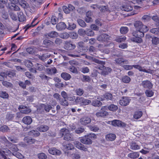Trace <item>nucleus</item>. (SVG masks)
I'll return each mask as SVG.
<instances>
[{"instance_id": "1", "label": "nucleus", "mask_w": 159, "mask_h": 159, "mask_svg": "<svg viewBox=\"0 0 159 159\" xmlns=\"http://www.w3.org/2000/svg\"><path fill=\"white\" fill-rule=\"evenodd\" d=\"M146 32L139 30H136L132 33L134 37L131 39V40L137 43H142L143 41L142 38L144 36V33Z\"/></svg>"}, {"instance_id": "2", "label": "nucleus", "mask_w": 159, "mask_h": 159, "mask_svg": "<svg viewBox=\"0 0 159 159\" xmlns=\"http://www.w3.org/2000/svg\"><path fill=\"white\" fill-rule=\"evenodd\" d=\"M134 26L136 30L147 32L149 29L147 26L144 25L140 21H136L134 23Z\"/></svg>"}, {"instance_id": "3", "label": "nucleus", "mask_w": 159, "mask_h": 159, "mask_svg": "<svg viewBox=\"0 0 159 159\" xmlns=\"http://www.w3.org/2000/svg\"><path fill=\"white\" fill-rule=\"evenodd\" d=\"M11 3H8L7 7L10 9L16 11H19L20 10V8L19 7L15 4V3H17L18 2H23L25 0H9Z\"/></svg>"}, {"instance_id": "4", "label": "nucleus", "mask_w": 159, "mask_h": 159, "mask_svg": "<svg viewBox=\"0 0 159 159\" xmlns=\"http://www.w3.org/2000/svg\"><path fill=\"white\" fill-rule=\"evenodd\" d=\"M60 131L62 133V135H64V140L67 141L73 140V137L72 135L69 133L68 129L65 128H63Z\"/></svg>"}, {"instance_id": "5", "label": "nucleus", "mask_w": 159, "mask_h": 159, "mask_svg": "<svg viewBox=\"0 0 159 159\" xmlns=\"http://www.w3.org/2000/svg\"><path fill=\"white\" fill-rule=\"evenodd\" d=\"M134 68L140 71H142L147 73L152 74L154 73V71L150 69H146L145 67H142L139 65H133Z\"/></svg>"}, {"instance_id": "6", "label": "nucleus", "mask_w": 159, "mask_h": 159, "mask_svg": "<svg viewBox=\"0 0 159 159\" xmlns=\"http://www.w3.org/2000/svg\"><path fill=\"white\" fill-rule=\"evenodd\" d=\"M140 85L145 89H150L152 88L153 84L151 82L148 80H144L142 82Z\"/></svg>"}, {"instance_id": "7", "label": "nucleus", "mask_w": 159, "mask_h": 159, "mask_svg": "<svg viewBox=\"0 0 159 159\" xmlns=\"http://www.w3.org/2000/svg\"><path fill=\"white\" fill-rule=\"evenodd\" d=\"M111 124L112 125L114 126L119 127H124L126 126V124L125 123L117 120H114L112 121Z\"/></svg>"}, {"instance_id": "8", "label": "nucleus", "mask_w": 159, "mask_h": 159, "mask_svg": "<svg viewBox=\"0 0 159 159\" xmlns=\"http://www.w3.org/2000/svg\"><path fill=\"white\" fill-rule=\"evenodd\" d=\"M91 121V119L88 116H84L80 119V120L81 124L84 125L90 123Z\"/></svg>"}, {"instance_id": "9", "label": "nucleus", "mask_w": 159, "mask_h": 159, "mask_svg": "<svg viewBox=\"0 0 159 159\" xmlns=\"http://www.w3.org/2000/svg\"><path fill=\"white\" fill-rule=\"evenodd\" d=\"M2 149H0V157L6 159L7 158L6 156L11 154V151L7 149L2 148Z\"/></svg>"}, {"instance_id": "10", "label": "nucleus", "mask_w": 159, "mask_h": 159, "mask_svg": "<svg viewBox=\"0 0 159 159\" xmlns=\"http://www.w3.org/2000/svg\"><path fill=\"white\" fill-rule=\"evenodd\" d=\"M110 36L106 34H102L98 36L97 39L98 41L102 42L107 41L109 39Z\"/></svg>"}, {"instance_id": "11", "label": "nucleus", "mask_w": 159, "mask_h": 159, "mask_svg": "<svg viewBox=\"0 0 159 159\" xmlns=\"http://www.w3.org/2000/svg\"><path fill=\"white\" fill-rule=\"evenodd\" d=\"M107 109V106H105L102 107L101 108V111L98 112L96 113V115L98 117H103L108 114V113L107 111H105Z\"/></svg>"}, {"instance_id": "12", "label": "nucleus", "mask_w": 159, "mask_h": 159, "mask_svg": "<svg viewBox=\"0 0 159 159\" xmlns=\"http://www.w3.org/2000/svg\"><path fill=\"white\" fill-rule=\"evenodd\" d=\"M93 61L95 63L98 64L96 67V68L102 70L105 67L104 65L105 64V62L99 61L96 59H93Z\"/></svg>"}, {"instance_id": "13", "label": "nucleus", "mask_w": 159, "mask_h": 159, "mask_svg": "<svg viewBox=\"0 0 159 159\" xmlns=\"http://www.w3.org/2000/svg\"><path fill=\"white\" fill-rule=\"evenodd\" d=\"M80 141L83 143L86 144H90L92 143V141L89 138L88 135L82 137Z\"/></svg>"}, {"instance_id": "14", "label": "nucleus", "mask_w": 159, "mask_h": 159, "mask_svg": "<svg viewBox=\"0 0 159 159\" xmlns=\"http://www.w3.org/2000/svg\"><path fill=\"white\" fill-rule=\"evenodd\" d=\"M3 139L5 142H7L8 144H10L9 147L11 150L14 152H16L19 150L16 145L11 143L8 141L5 137L3 138Z\"/></svg>"}, {"instance_id": "15", "label": "nucleus", "mask_w": 159, "mask_h": 159, "mask_svg": "<svg viewBox=\"0 0 159 159\" xmlns=\"http://www.w3.org/2000/svg\"><path fill=\"white\" fill-rule=\"evenodd\" d=\"M52 108V107L50 105L42 104L39 107V109L38 108L37 110L38 111H39L40 110H41L42 111L45 110L46 112H48Z\"/></svg>"}, {"instance_id": "16", "label": "nucleus", "mask_w": 159, "mask_h": 159, "mask_svg": "<svg viewBox=\"0 0 159 159\" xmlns=\"http://www.w3.org/2000/svg\"><path fill=\"white\" fill-rule=\"evenodd\" d=\"M130 102V100L127 97H123L120 100V104L124 106H126Z\"/></svg>"}, {"instance_id": "17", "label": "nucleus", "mask_w": 159, "mask_h": 159, "mask_svg": "<svg viewBox=\"0 0 159 159\" xmlns=\"http://www.w3.org/2000/svg\"><path fill=\"white\" fill-rule=\"evenodd\" d=\"M120 8L122 11H129L133 10V7L129 3H127L123 5L120 7Z\"/></svg>"}, {"instance_id": "18", "label": "nucleus", "mask_w": 159, "mask_h": 159, "mask_svg": "<svg viewBox=\"0 0 159 159\" xmlns=\"http://www.w3.org/2000/svg\"><path fill=\"white\" fill-rule=\"evenodd\" d=\"M65 48L66 49L69 50L74 49L75 48V45L73 44L70 42L66 41L64 45Z\"/></svg>"}, {"instance_id": "19", "label": "nucleus", "mask_w": 159, "mask_h": 159, "mask_svg": "<svg viewBox=\"0 0 159 159\" xmlns=\"http://www.w3.org/2000/svg\"><path fill=\"white\" fill-rule=\"evenodd\" d=\"M74 144L77 148L80 150L84 151H86L88 150L87 148L85 147L84 145L79 142L75 141L74 142Z\"/></svg>"}, {"instance_id": "20", "label": "nucleus", "mask_w": 159, "mask_h": 159, "mask_svg": "<svg viewBox=\"0 0 159 159\" xmlns=\"http://www.w3.org/2000/svg\"><path fill=\"white\" fill-rule=\"evenodd\" d=\"M49 152L52 155H60L61 154V152L54 148H49L48 150Z\"/></svg>"}, {"instance_id": "21", "label": "nucleus", "mask_w": 159, "mask_h": 159, "mask_svg": "<svg viewBox=\"0 0 159 159\" xmlns=\"http://www.w3.org/2000/svg\"><path fill=\"white\" fill-rule=\"evenodd\" d=\"M115 61L116 64L120 66H121L122 65V63H128V61L127 60L122 58H119L116 59L115 60Z\"/></svg>"}, {"instance_id": "22", "label": "nucleus", "mask_w": 159, "mask_h": 159, "mask_svg": "<svg viewBox=\"0 0 159 159\" xmlns=\"http://www.w3.org/2000/svg\"><path fill=\"white\" fill-rule=\"evenodd\" d=\"M66 27V24L63 22H60L57 24L56 26V28L58 31L61 30L65 29Z\"/></svg>"}, {"instance_id": "23", "label": "nucleus", "mask_w": 159, "mask_h": 159, "mask_svg": "<svg viewBox=\"0 0 159 159\" xmlns=\"http://www.w3.org/2000/svg\"><path fill=\"white\" fill-rule=\"evenodd\" d=\"M112 69L111 68L105 66L104 68L101 72V74L105 76L110 73Z\"/></svg>"}, {"instance_id": "24", "label": "nucleus", "mask_w": 159, "mask_h": 159, "mask_svg": "<svg viewBox=\"0 0 159 159\" xmlns=\"http://www.w3.org/2000/svg\"><path fill=\"white\" fill-rule=\"evenodd\" d=\"M139 156V153L138 152H133L128 154V156L132 159H136Z\"/></svg>"}, {"instance_id": "25", "label": "nucleus", "mask_w": 159, "mask_h": 159, "mask_svg": "<svg viewBox=\"0 0 159 159\" xmlns=\"http://www.w3.org/2000/svg\"><path fill=\"white\" fill-rule=\"evenodd\" d=\"M116 137V135L112 133L107 134L106 136V139L107 140L112 141L114 140Z\"/></svg>"}, {"instance_id": "26", "label": "nucleus", "mask_w": 159, "mask_h": 159, "mask_svg": "<svg viewBox=\"0 0 159 159\" xmlns=\"http://www.w3.org/2000/svg\"><path fill=\"white\" fill-rule=\"evenodd\" d=\"M22 121L25 124L30 125L32 122V119L30 117L26 116L23 118Z\"/></svg>"}, {"instance_id": "27", "label": "nucleus", "mask_w": 159, "mask_h": 159, "mask_svg": "<svg viewBox=\"0 0 159 159\" xmlns=\"http://www.w3.org/2000/svg\"><path fill=\"white\" fill-rule=\"evenodd\" d=\"M58 36V33L56 31H52L47 34L46 36H48L50 38H55L57 37Z\"/></svg>"}, {"instance_id": "28", "label": "nucleus", "mask_w": 159, "mask_h": 159, "mask_svg": "<svg viewBox=\"0 0 159 159\" xmlns=\"http://www.w3.org/2000/svg\"><path fill=\"white\" fill-rule=\"evenodd\" d=\"M61 76L62 78L66 80H68L71 78L70 75L66 72H63L61 73Z\"/></svg>"}, {"instance_id": "29", "label": "nucleus", "mask_w": 159, "mask_h": 159, "mask_svg": "<svg viewBox=\"0 0 159 159\" xmlns=\"http://www.w3.org/2000/svg\"><path fill=\"white\" fill-rule=\"evenodd\" d=\"M38 130L42 132H44L47 131L48 129V127L46 125H42L38 128Z\"/></svg>"}, {"instance_id": "30", "label": "nucleus", "mask_w": 159, "mask_h": 159, "mask_svg": "<svg viewBox=\"0 0 159 159\" xmlns=\"http://www.w3.org/2000/svg\"><path fill=\"white\" fill-rule=\"evenodd\" d=\"M107 108H108L110 111H115L118 109V107L117 106L114 104H111L108 107H107Z\"/></svg>"}, {"instance_id": "31", "label": "nucleus", "mask_w": 159, "mask_h": 159, "mask_svg": "<svg viewBox=\"0 0 159 159\" xmlns=\"http://www.w3.org/2000/svg\"><path fill=\"white\" fill-rule=\"evenodd\" d=\"M130 148L133 150H136L140 148V146L138 145L135 143H132L130 144Z\"/></svg>"}, {"instance_id": "32", "label": "nucleus", "mask_w": 159, "mask_h": 159, "mask_svg": "<svg viewBox=\"0 0 159 159\" xmlns=\"http://www.w3.org/2000/svg\"><path fill=\"white\" fill-rule=\"evenodd\" d=\"M24 141L27 143L31 144L34 143L35 142V140L34 139H32L30 137H25L24 139Z\"/></svg>"}, {"instance_id": "33", "label": "nucleus", "mask_w": 159, "mask_h": 159, "mask_svg": "<svg viewBox=\"0 0 159 159\" xmlns=\"http://www.w3.org/2000/svg\"><path fill=\"white\" fill-rule=\"evenodd\" d=\"M18 18L20 22H23L25 20V16H24L23 12H20L18 13Z\"/></svg>"}, {"instance_id": "34", "label": "nucleus", "mask_w": 159, "mask_h": 159, "mask_svg": "<svg viewBox=\"0 0 159 159\" xmlns=\"http://www.w3.org/2000/svg\"><path fill=\"white\" fill-rule=\"evenodd\" d=\"M29 135L34 137H37L40 135L39 132L37 130H32L29 132Z\"/></svg>"}, {"instance_id": "35", "label": "nucleus", "mask_w": 159, "mask_h": 159, "mask_svg": "<svg viewBox=\"0 0 159 159\" xmlns=\"http://www.w3.org/2000/svg\"><path fill=\"white\" fill-rule=\"evenodd\" d=\"M143 113L141 111H136L135 112L134 115V117L135 119H138L141 117Z\"/></svg>"}, {"instance_id": "36", "label": "nucleus", "mask_w": 159, "mask_h": 159, "mask_svg": "<svg viewBox=\"0 0 159 159\" xmlns=\"http://www.w3.org/2000/svg\"><path fill=\"white\" fill-rule=\"evenodd\" d=\"M99 9L100 11H101L102 12H105L107 11L110 12L113 11L112 10H109L107 8V7L104 6H100L99 7Z\"/></svg>"}, {"instance_id": "37", "label": "nucleus", "mask_w": 159, "mask_h": 159, "mask_svg": "<svg viewBox=\"0 0 159 159\" xmlns=\"http://www.w3.org/2000/svg\"><path fill=\"white\" fill-rule=\"evenodd\" d=\"M126 39V37L125 36H120L117 37L115 40L116 42L120 43L124 41Z\"/></svg>"}, {"instance_id": "38", "label": "nucleus", "mask_w": 159, "mask_h": 159, "mask_svg": "<svg viewBox=\"0 0 159 159\" xmlns=\"http://www.w3.org/2000/svg\"><path fill=\"white\" fill-rule=\"evenodd\" d=\"M151 19V17L148 15H144L142 18V20L144 22H148Z\"/></svg>"}, {"instance_id": "39", "label": "nucleus", "mask_w": 159, "mask_h": 159, "mask_svg": "<svg viewBox=\"0 0 159 159\" xmlns=\"http://www.w3.org/2000/svg\"><path fill=\"white\" fill-rule=\"evenodd\" d=\"M59 36L61 38L67 39L69 37V34L66 32H64L60 34Z\"/></svg>"}, {"instance_id": "40", "label": "nucleus", "mask_w": 159, "mask_h": 159, "mask_svg": "<svg viewBox=\"0 0 159 159\" xmlns=\"http://www.w3.org/2000/svg\"><path fill=\"white\" fill-rule=\"evenodd\" d=\"M91 102L90 100L88 99H86L83 97V99L82 100L81 105H86L89 104Z\"/></svg>"}, {"instance_id": "41", "label": "nucleus", "mask_w": 159, "mask_h": 159, "mask_svg": "<svg viewBox=\"0 0 159 159\" xmlns=\"http://www.w3.org/2000/svg\"><path fill=\"white\" fill-rule=\"evenodd\" d=\"M122 80L124 83H128L130 81V79L128 76H125L122 77Z\"/></svg>"}, {"instance_id": "42", "label": "nucleus", "mask_w": 159, "mask_h": 159, "mask_svg": "<svg viewBox=\"0 0 159 159\" xmlns=\"http://www.w3.org/2000/svg\"><path fill=\"white\" fill-rule=\"evenodd\" d=\"M120 33L122 34H125L128 31V28L126 27H122L120 29Z\"/></svg>"}, {"instance_id": "43", "label": "nucleus", "mask_w": 159, "mask_h": 159, "mask_svg": "<svg viewBox=\"0 0 159 159\" xmlns=\"http://www.w3.org/2000/svg\"><path fill=\"white\" fill-rule=\"evenodd\" d=\"M0 97L3 98H8V95L6 92L1 91H0Z\"/></svg>"}, {"instance_id": "44", "label": "nucleus", "mask_w": 159, "mask_h": 159, "mask_svg": "<svg viewBox=\"0 0 159 159\" xmlns=\"http://www.w3.org/2000/svg\"><path fill=\"white\" fill-rule=\"evenodd\" d=\"M92 105L94 106H100L102 105V102L98 100H94L93 101Z\"/></svg>"}, {"instance_id": "45", "label": "nucleus", "mask_w": 159, "mask_h": 159, "mask_svg": "<svg viewBox=\"0 0 159 159\" xmlns=\"http://www.w3.org/2000/svg\"><path fill=\"white\" fill-rule=\"evenodd\" d=\"M37 156L39 159H46L47 158V155L43 152L39 153Z\"/></svg>"}, {"instance_id": "46", "label": "nucleus", "mask_w": 159, "mask_h": 159, "mask_svg": "<svg viewBox=\"0 0 159 159\" xmlns=\"http://www.w3.org/2000/svg\"><path fill=\"white\" fill-rule=\"evenodd\" d=\"M86 34L88 36H93L94 34V32L90 29H87L86 30Z\"/></svg>"}, {"instance_id": "47", "label": "nucleus", "mask_w": 159, "mask_h": 159, "mask_svg": "<svg viewBox=\"0 0 159 159\" xmlns=\"http://www.w3.org/2000/svg\"><path fill=\"white\" fill-rule=\"evenodd\" d=\"M77 22L78 24L82 27H85L86 26V24L84 21L80 19H79L77 20Z\"/></svg>"}, {"instance_id": "48", "label": "nucleus", "mask_w": 159, "mask_h": 159, "mask_svg": "<svg viewBox=\"0 0 159 159\" xmlns=\"http://www.w3.org/2000/svg\"><path fill=\"white\" fill-rule=\"evenodd\" d=\"M0 130L3 132H9V129L8 127L6 125H3L0 128Z\"/></svg>"}, {"instance_id": "49", "label": "nucleus", "mask_w": 159, "mask_h": 159, "mask_svg": "<svg viewBox=\"0 0 159 159\" xmlns=\"http://www.w3.org/2000/svg\"><path fill=\"white\" fill-rule=\"evenodd\" d=\"M50 56L47 54H43L42 56H39V58L42 61L45 60L46 58L50 57Z\"/></svg>"}, {"instance_id": "50", "label": "nucleus", "mask_w": 159, "mask_h": 159, "mask_svg": "<svg viewBox=\"0 0 159 159\" xmlns=\"http://www.w3.org/2000/svg\"><path fill=\"white\" fill-rule=\"evenodd\" d=\"M75 92L77 95L81 96L83 94L84 91L82 89L79 88L75 90Z\"/></svg>"}, {"instance_id": "51", "label": "nucleus", "mask_w": 159, "mask_h": 159, "mask_svg": "<svg viewBox=\"0 0 159 159\" xmlns=\"http://www.w3.org/2000/svg\"><path fill=\"white\" fill-rule=\"evenodd\" d=\"M145 93L146 96L148 97H151L154 94V93L151 90H147Z\"/></svg>"}, {"instance_id": "52", "label": "nucleus", "mask_w": 159, "mask_h": 159, "mask_svg": "<svg viewBox=\"0 0 159 159\" xmlns=\"http://www.w3.org/2000/svg\"><path fill=\"white\" fill-rule=\"evenodd\" d=\"M151 32L159 36V28H153L150 30Z\"/></svg>"}, {"instance_id": "53", "label": "nucleus", "mask_w": 159, "mask_h": 159, "mask_svg": "<svg viewBox=\"0 0 159 159\" xmlns=\"http://www.w3.org/2000/svg\"><path fill=\"white\" fill-rule=\"evenodd\" d=\"M104 98L107 100H111L112 99V95L110 93H106L104 95Z\"/></svg>"}, {"instance_id": "54", "label": "nucleus", "mask_w": 159, "mask_h": 159, "mask_svg": "<svg viewBox=\"0 0 159 159\" xmlns=\"http://www.w3.org/2000/svg\"><path fill=\"white\" fill-rule=\"evenodd\" d=\"M84 130V129L82 127L76 129L75 131L76 133L79 134L83 132Z\"/></svg>"}, {"instance_id": "55", "label": "nucleus", "mask_w": 159, "mask_h": 159, "mask_svg": "<svg viewBox=\"0 0 159 159\" xmlns=\"http://www.w3.org/2000/svg\"><path fill=\"white\" fill-rule=\"evenodd\" d=\"M152 19L156 22V25H157L159 23V17L157 16H153L152 17Z\"/></svg>"}, {"instance_id": "56", "label": "nucleus", "mask_w": 159, "mask_h": 159, "mask_svg": "<svg viewBox=\"0 0 159 159\" xmlns=\"http://www.w3.org/2000/svg\"><path fill=\"white\" fill-rule=\"evenodd\" d=\"M69 69L70 71L73 73H78L77 69L74 66H70L69 67Z\"/></svg>"}, {"instance_id": "57", "label": "nucleus", "mask_w": 159, "mask_h": 159, "mask_svg": "<svg viewBox=\"0 0 159 159\" xmlns=\"http://www.w3.org/2000/svg\"><path fill=\"white\" fill-rule=\"evenodd\" d=\"M25 66L28 68H30L33 66V64L30 61L27 60L25 62Z\"/></svg>"}, {"instance_id": "58", "label": "nucleus", "mask_w": 159, "mask_h": 159, "mask_svg": "<svg viewBox=\"0 0 159 159\" xmlns=\"http://www.w3.org/2000/svg\"><path fill=\"white\" fill-rule=\"evenodd\" d=\"M52 42L50 40L48 39L44 40L43 41V43L45 45V46L48 47L51 45Z\"/></svg>"}, {"instance_id": "59", "label": "nucleus", "mask_w": 159, "mask_h": 159, "mask_svg": "<svg viewBox=\"0 0 159 159\" xmlns=\"http://www.w3.org/2000/svg\"><path fill=\"white\" fill-rule=\"evenodd\" d=\"M90 79L89 77L87 75H83V78L82 80L83 82H89L90 81Z\"/></svg>"}, {"instance_id": "60", "label": "nucleus", "mask_w": 159, "mask_h": 159, "mask_svg": "<svg viewBox=\"0 0 159 159\" xmlns=\"http://www.w3.org/2000/svg\"><path fill=\"white\" fill-rule=\"evenodd\" d=\"M152 41L153 44L155 45H157L159 43V39L157 37L153 38Z\"/></svg>"}, {"instance_id": "61", "label": "nucleus", "mask_w": 159, "mask_h": 159, "mask_svg": "<svg viewBox=\"0 0 159 159\" xmlns=\"http://www.w3.org/2000/svg\"><path fill=\"white\" fill-rule=\"evenodd\" d=\"M83 99V97H78L76 98L75 100V102L76 103V104H80L81 105V104L82 100Z\"/></svg>"}, {"instance_id": "62", "label": "nucleus", "mask_w": 159, "mask_h": 159, "mask_svg": "<svg viewBox=\"0 0 159 159\" xmlns=\"http://www.w3.org/2000/svg\"><path fill=\"white\" fill-rule=\"evenodd\" d=\"M2 84L3 86L7 87H11L12 86V84L11 83L7 81H3Z\"/></svg>"}, {"instance_id": "63", "label": "nucleus", "mask_w": 159, "mask_h": 159, "mask_svg": "<svg viewBox=\"0 0 159 159\" xmlns=\"http://www.w3.org/2000/svg\"><path fill=\"white\" fill-rule=\"evenodd\" d=\"M89 127L91 130L94 132H96L99 129L98 127L96 126H93L92 125H89Z\"/></svg>"}, {"instance_id": "64", "label": "nucleus", "mask_w": 159, "mask_h": 159, "mask_svg": "<svg viewBox=\"0 0 159 159\" xmlns=\"http://www.w3.org/2000/svg\"><path fill=\"white\" fill-rule=\"evenodd\" d=\"M14 117V114H8L6 116V119L8 120H12Z\"/></svg>"}]
</instances>
